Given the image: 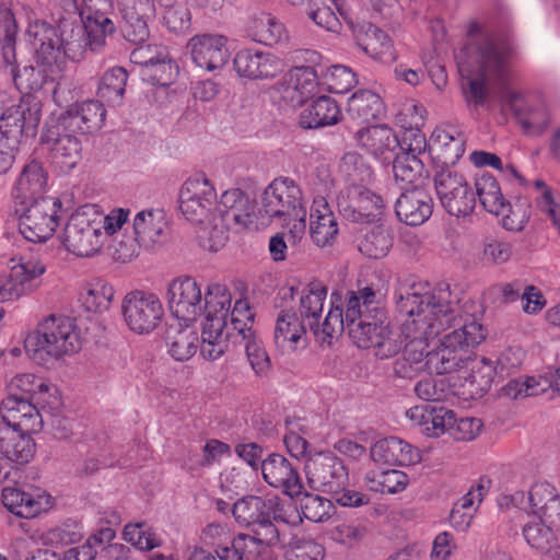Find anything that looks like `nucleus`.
<instances>
[{
	"instance_id": "7ed1b4c3",
	"label": "nucleus",
	"mask_w": 560,
	"mask_h": 560,
	"mask_svg": "<svg viewBox=\"0 0 560 560\" xmlns=\"http://www.w3.org/2000/svg\"><path fill=\"white\" fill-rule=\"evenodd\" d=\"M84 21L80 26L63 28L61 33L46 22L37 21L27 30L28 43L34 49L38 63L52 70L60 69L66 58L80 60L86 47L97 50L105 45L106 37L116 31L115 23L94 3H85V10L78 11Z\"/></svg>"
},
{
	"instance_id": "a878e982",
	"label": "nucleus",
	"mask_w": 560,
	"mask_h": 560,
	"mask_svg": "<svg viewBox=\"0 0 560 560\" xmlns=\"http://www.w3.org/2000/svg\"><path fill=\"white\" fill-rule=\"evenodd\" d=\"M220 220L226 229L242 231L254 225V205L241 189L225 190L215 206Z\"/></svg>"
},
{
	"instance_id": "58836bf2",
	"label": "nucleus",
	"mask_w": 560,
	"mask_h": 560,
	"mask_svg": "<svg viewBox=\"0 0 560 560\" xmlns=\"http://www.w3.org/2000/svg\"><path fill=\"white\" fill-rule=\"evenodd\" d=\"M4 506L19 517L33 518L50 508V497L45 492H26L15 488L2 490Z\"/></svg>"
},
{
	"instance_id": "774afa93",
	"label": "nucleus",
	"mask_w": 560,
	"mask_h": 560,
	"mask_svg": "<svg viewBox=\"0 0 560 560\" xmlns=\"http://www.w3.org/2000/svg\"><path fill=\"white\" fill-rule=\"evenodd\" d=\"M548 385L553 392L560 394V352L557 355V366L553 371H550L541 381H537L535 377H528L518 390L520 395L524 396H536L546 390L544 385Z\"/></svg>"
},
{
	"instance_id": "a211bd4d",
	"label": "nucleus",
	"mask_w": 560,
	"mask_h": 560,
	"mask_svg": "<svg viewBox=\"0 0 560 560\" xmlns=\"http://www.w3.org/2000/svg\"><path fill=\"white\" fill-rule=\"evenodd\" d=\"M135 63L141 66L140 75L152 85L167 86L178 74V66L172 60L167 50L159 46H139L130 56Z\"/></svg>"
},
{
	"instance_id": "cd10ccee",
	"label": "nucleus",
	"mask_w": 560,
	"mask_h": 560,
	"mask_svg": "<svg viewBox=\"0 0 560 560\" xmlns=\"http://www.w3.org/2000/svg\"><path fill=\"white\" fill-rule=\"evenodd\" d=\"M397 218L407 225L419 226L430 219L433 200L422 186L402 190L395 202Z\"/></svg>"
},
{
	"instance_id": "052dcab7",
	"label": "nucleus",
	"mask_w": 560,
	"mask_h": 560,
	"mask_svg": "<svg viewBox=\"0 0 560 560\" xmlns=\"http://www.w3.org/2000/svg\"><path fill=\"white\" fill-rule=\"evenodd\" d=\"M215 218L212 215L197 230V241L205 250L217 253L222 249L228 241V230L223 224L220 226L213 223Z\"/></svg>"
},
{
	"instance_id": "f704fd0d",
	"label": "nucleus",
	"mask_w": 560,
	"mask_h": 560,
	"mask_svg": "<svg viewBox=\"0 0 560 560\" xmlns=\"http://www.w3.org/2000/svg\"><path fill=\"white\" fill-rule=\"evenodd\" d=\"M342 112L337 101L327 95L317 97L299 114L298 125L305 130L320 129L339 124Z\"/></svg>"
},
{
	"instance_id": "5fc2aeb1",
	"label": "nucleus",
	"mask_w": 560,
	"mask_h": 560,
	"mask_svg": "<svg viewBox=\"0 0 560 560\" xmlns=\"http://www.w3.org/2000/svg\"><path fill=\"white\" fill-rule=\"evenodd\" d=\"M127 72L121 67H115L106 71L97 89V95L112 105H118L125 93Z\"/></svg>"
},
{
	"instance_id": "dca6fc26",
	"label": "nucleus",
	"mask_w": 560,
	"mask_h": 560,
	"mask_svg": "<svg viewBox=\"0 0 560 560\" xmlns=\"http://www.w3.org/2000/svg\"><path fill=\"white\" fill-rule=\"evenodd\" d=\"M215 200V189L205 174L187 178L179 191V209L192 223H205L212 217Z\"/></svg>"
},
{
	"instance_id": "6e6d98bb",
	"label": "nucleus",
	"mask_w": 560,
	"mask_h": 560,
	"mask_svg": "<svg viewBox=\"0 0 560 560\" xmlns=\"http://www.w3.org/2000/svg\"><path fill=\"white\" fill-rule=\"evenodd\" d=\"M388 324L385 320L383 310L376 314L375 318L364 320L362 324L350 328L348 332L350 339L362 349H370L378 340L381 334L386 332Z\"/></svg>"
},
{
	"instance_id": "4d7b16f0",
	"label": "nucleus",
	"mask_w": 560,
	"mask_h": 560,
	"mask_svg": "<svg viewBox=\"0 0 560 560\" xmlns=\"http://www.w3.org/2000/svg\"><path fill=\"white\" fill-rule=\"evenodd\" d=\"M115 291L104 281L88 283L81 292V301L89 312H104L109 308Z\"/></svg>"
},
{
	"instance_id": "9b49d317",
	"label": "nucleus",
	"mask_w": 560,
	"mask_h": 560,
	"mask_svg": "<svg viewBox=\"0 0 560 560\" xmlns=\"http://www.w3.org/2000/svg\"><path fill=\"white\" fill-rule=\"evenodd\" d=\"M214 287L223 284L212 283L203 293L201 285L191 277L182 276L167 284L166 298L170 311L179 320L195 322L201 314L206 316L208 296Z\"/></svg>"
},
{
	"instance_id": "680f3d73",
	"label": "nucleus",
	"mask_w": 560,
	"mask_h": 560,
	"mask_svg": "<svg viewBox=\"0 0 560 560\" xmlns=\"http://www.w3.org/2000/svg\"><path fill=\"white\" fill-rule=\"evenodd\" d=\"M122 534L126 541L140 550H152L162 544L161 538L145 523L127 524Z\"/></svg>"
},
{
	"instance_id": "ddd939ff",
	"label": "nucleus",
	"mask_w": 560,
	"mask_h": 560,
	"mask_svg": "<svg viewBox=\"0 0 560 560\" xmlns=\"http://www.w3.org/2000/svg\"><path fill=\"white\" fill-rule=\"evenodd\" d=\"M61 202L45 197L25 207L19 218V231L32 243H44L56 232L60 222Z\"/></svg>"
},
{
	"instance_id": "09e8293b",
	"label": "nucleus",
	"mask_w": 560,
	"mask_h": 560,
	"mask_svg": "<svg viewBox=\"0 0 560 560\" xmlns=\"http://www.w3.org/2000/svg\"><path fill=\"white\" fill-rule=\"evenodd\" d=\"M529 500L538 513L560 525V494L548 482H537L529 490Z\"/></svg>"
},
{
	"instance_id": "de8ad7c7",
	"label": "nucleus",
	"mask_w": 560,
	"mask_h": 560,
	"mask_svg": "<svg viewBox=\"0 0 560 560\" xmlns=\"http://www.w3.org/2000/svg\"><path fill=\"white\" fill-rule=\"evenodd\" d=\"M392 161L394 177L400 184L401 190L422 185L425 179V170L420 158L395 153Z\"/></svg>"
},
{
	"instance_id": "6ab92c4d",
	"label": "nucleus",
	"mask_w": 560,
	"mask_h": 560,
	"mask_svg": "<svg viewBox=\"0 0 560 560\" xmlns=\"http://www.w3.org/2000/svg\"><path fill=\"white\" fill-rule=\"evenodd\" d=\"M308 483L324 492H337L348 486L349 474L343 462L330 452L318 453L305 465Z\"/></svg>"
},
{
	"instance_id": "13d9d810",
	"label": "nucleus",
	"mask_w": 560,
	"mask_h": 560,
	"mask_svg": "<svg viewBox=\"0 0 560 560\" xmlns=\"http://www.w3.org/2000/svg\"><path fill=\"white\" fill-rule=\"evenodd\" d=\"M325 548L308 536H294L284 550L287 560H324Z\"/></svg>"
},
{
	"instance_id": "f8f14e48",
	"label": "nucleus",
	"mask_w": 560,
	"mask_h": 560,
	"mask_svg": "<svg viewBox=\"0 0 560 560\" xmlns=\"http://www.w3.org/2000/svg\"><path fill=\"white\" fill-rule=\"evenodd\" d=\"M121 314L125 324L132 332L149 335L161 325L164 306L155 293L133 290L122 299Z\"/></svg>"
},
{
	"instance_id": "4468645a",
	"label": "nucleus",
	"mask_w": 560,
	"mask_h": 560,
	"mask_svg": "<svg viewBox=\"0 0 560 560\" xmlns=\"http://www.w3.org/2000/svg\"><path fill=\"white\" fill-rule=\"evenodd\" d=\"M254 315L246 299L236 298L232 310V324L236 325L237 345H243L247 360L259 377H266L271 371V363L261 341L252 329ZM235 328V326H233Z\"/></svg>"
},
{
	"instance_id": "2f4dec72",
	"label": "nucleus",
	"mask_w": 560,
	"mask_h": 560,
	"mask_svg": "<svg viewBox=\"0 0 560 560\" xmlns=\"http://www.w3.org/2000/svg\"><path fill=\"white\" fill-rule=\"evenodd\" d=\"M406 416L415 428L429 438L442 436L454 422V411L443 406L418 405L408 409Z\"/></svg>"
},
{
	"instance_id": "4be33fe9",
	"label": "nucleus",
	"mask_w": 560,
	"mask_h": 560,
	"mask_svg": "<svg viewBox=\"0 0 560 560\" xmlns=\"http://www.w3.org/2000/svg\"><path fill=\"white\" fill-rule=\"evenodd\" d=\"M232 514L241 526H254V530H260L262 526L277 527L280 501L278 497L264 500L260 497L246 495L233 504Z\"/></svg>"
},
{
	"instance_id": "c9c22d12",
	"label": "nucleus",
	"mask_w": 560,
	"mask_h": 560,
	"mask_svg": "<svg viewBox=\"0 0 560 560\" xmlns=\"http://www.w3.org/2000/svg\"><path fill=\"white\" fill-rule=\"evenodd\" d=\"M355 140L359 147L374 155L382 163L392 161L399 144L396 135L385 125L358 130Z\"/></svg>"
},
{
	"instance_id": "b1692460",
	"label": "nucleus",
	"mask_w": 560,
	"mask_h": 560,
	"mask_svg": "<svg viewBox=\"0 0 560 560\" xmlns=\"http://www.w3.org/2000/svg\"><path fill=\"white\" fill-rule=\"evenodd\" d=\"M42 118V101L37 95L24 94L16 106L0 115V128L21 139L23 133H34Z\"/></svg>"
},
{
	"instance_id": "2eb2a0df",
	"label": "nucleus",
	"mask_w": 560,
	"mask_h": 560,
	"mask_svg": "<svg viewBox=\"0 0 560 560\" xmlns=\"http://www.w3.org/2000/svg\"><path fill=\"white\" fill-rule=\"evenodd\" d=\"M306 217L301 189L292 179L282 178V260L289 245L298 246L305 240Z\"/></svg>"
},
{
	"instance_id": "79ce46f5",
	"label": "nucleus",
	"mask_w": 560,
	"mask_h": 560,
	"mask_svg": "<svg viewBox=\"0 0 560 560\" xmlns=\"http://www.w3.org/2000/svg\"><path fill=\"white\" fill-rule=\"evenodd\" d=\"M52 387L32 373H19L7 384V396L27 398L36 404L48 402L46 396Z\"/></svg>"
},
{
	"instance_id": "6e6552de",
	"label": "nucleus",
	"mask_w": 560,
	"mask_h": 560,
	"mask_svg": "<svg viewBox=\"0 0 560 560\" xmlns=\"http://www.w3.org/2000/svg\"><path fill=\"white\" fill-rule=\"evenodd\" d=\"M334 509L330 500L303 491L296 469L282 458V523L296 526L303 518L324 522L331 516Z\"/></svg>"
},
{
	"instance_id": "f257e3e1",
	"label": "nucleus",
	"mask_w": 560,
	"mask_h": 560,
	"mask_svg": "<svg viewBox=\"0 0 560 560\" xmlns=\"http://www.w3.org/2000/svg\"><path fill=\"white\" fill-rule=\"evenodd\" d=\"M446 290L434 289L427 282L412 283L395 292L396 310L406 341L402 358L394 372L411 378L420 372L455 373L453 387L462 395L482 396L498 374L494 362L468 353L487 337V329L475 317L479 305L470 298L448 300Z\"/></svg>"
},
{
	"instance_id": "393cba45",
	"label": "nucleus",
	"mask_w": 560,
	"mask_h": 560,
	"mask_svg": "<svg viewBox=\"0 0 560 560\" xmlns=\"http://www.w3.org/2000/svg\"><path fill=\"white\" fill-rule=\"evenodd\" d=\"M322 84L313 67L299 66L290 69L282 82V101L292 107L303 106L319 95Z\"/></svg>"
},
{
	"instance_id": "bf43d9fd",
	"label": "nucleus",
	"mask_w": 560,
	"mask_h": 560,
	"mask_svg": "<svg viewBox=\"0 0 560 560\" xmlns=\"http://www.w3.org/2000/svg\"><path fill=\"white\" fill-rule=\"evenodd\" d=\"M89 209L93 217L100 221V232L104 235V241L107 243L108 237L118 232L128 221L130 211L124 208H115L107 214L97 205H89Z\"/></svg>"
},
{
	"instance_id": "5701e85b",
	"label": "nucleus",
	"mask_w": 560,
	"mask_h": 560,
	"mask_svg": "<svg viewBox=\"0 0 560 560\" xmlns=\"http://www.w3.org/2000/svg\"><path fill=\"white\" fill-rule=\"evenodd\" d=\"M278 539V527L262 526L260 530H253V535L240 533L231 546L219 547L217 555L221 560H252L265 548L277 544Z\"/></svg>"
},
{
	"instance_id": "603ef678",
	"label": "nucleus",
	"mask_w": 560,
	"mask_h": 560,
	"mask_svg": "<svg viewBox=\"0 0 560 560\" xmlns=\"http://www.w3.org/2000/svg\"><path fill=\"white\" fill-rule=\"evenodd\" d=\"M476 195L486 211L499 217L504 212L505 199L497 179L490 174L483 173L476 178Z\"/></svg>"
},
{
	"instance_id": "c756f323",
	"label": "nucleus",
	"mask_w": 560,
	"mask_h": 560,
	"mask_svg": "<svg viewBox=\"0 0 560 560\" xmlns=\"http://www.w3.org/2000/svg\"><path fill=\"white\" fill-rule=\"evenodd\" d=\"M238 77L256 80L273 78L280 71L279 58L267 50L242 49L233 60Z\"/></svg>"
},
{
	"instance_id": "1a4fd4ad",
	"label": "nucleus",
	"mask_w": 560,
	"mask_h": 560,
	"mask_svg": "<svg viewBox=\"0 0 560 560\" xmlns=\"http://www.w3.org/2000/svg\"><path fill=\"white\" fill-rule=\"evenodd\" d=\"M96 219L88 205L71 213L59 234L61 244L69 253L78 257H91L106 244Z\"/></svg>"
},
{
	"instance_id": "aec40b11",
	"label": "nucleus",
	"mask_w": 560,
	"mask_h": 560,
	"mask_svg": "<svg viewBox=\"0 0 560 560\" xmlns=\"http://www.w3.org/2000/svg\"><path fill=\"white\" fill-rule=\"evenodd\" d=\"M343 188L337 197L339 212L348 220L361 222L372 221L383 213L385 202L383 198L369 188Z\"/></svg>"
},
{
	"instance_id": "39448f33",
	"label": "nucleus",
	"mask_w": 560,
	"mask_h": 560,
	"mask_svg": "<svg viewBox=\"0 0 560 560\" xmlns=\"http://www.w3.org/2000/svg\"><path fill=\"white\" fill-rule=\"evenodd\" d=\"M234 301L226 287H214L210 291L200 341V353L209 361L220 359L228 351L230 343L238 342L237 329H234L232 324Z\"/></svg>"
},
{
	"instance_id": "8fccbe9b",
	"label": "nucleus",
	"mask_w": 560,
	"mask_h": 560,
	"mask_svg": "<svg viewBox=\"0 0 560 560\" xmlns=\"http://www.w3.org/2000/svg\"><path fill=\"white\" fill-rule=\"evenodd\" d=\"M47 183L46 174L38 162L28 163L22 171L15 186L14 196L21 203L42 194Z\"/></svg>"
},
{
	"instance_id": "7c9ffc66",
	"label": "nucleus",
	"mask_w": 560,
	"mask_h": 560,
	"mask_svg": "<svg viewBox=\"0 0 560 560\" xmlns=\"http://www.w3.org/2000/svg\"><path fill=\"white\" fill-rule=\"evenodd\" d=\"M37 405L27 398L5 396L0 405V423H7L23 431H40L43 418Z\"/></svg>"
},
{
	"instance_id": "ea45409f",
	"label": "nucleus",
	"mask_w": 560,
	"mask_h": 560,
	"mask_svg": "<svg viewBox=\"0 0 560 560\" xmlns=\"http://www.w3.org/2000/svg\"><path fill=\"white\" fill-rule=\"evenodd\" d=\"M527 499H529V493L527 494ZM528 502L532 508V512L539 518L529 521L524 525L523 536L530 548L540 552L542 557H545L551 553V551L560 549V545H558L551 527L546 524L547 522L550 524L552 523L536 511L537 509L533 505L530 500H528Z\"/></svg>"
},
{
	"instance_id": "69168bd1",
	"label": "nucleus",
	"mask_w": 560,
	"mask_h": 560,
	"mask_svg": "<svg viewBox=\"0 0 560 560\" xmlns=\"http://www.w3.org/2000/svg\"><path fill=\"white\" fill-rule=\"evenodd\" d=\"M287 433L282 440L288 453L296 459L303 458L307 452V442L300 432H304L302 419H287Z\"/></svg>"
},
{
	"instance_id": "f3484780",
	"label": "nucleus",
	"mask_w": 560,
	"mask_h": 560,
	"mask_svg": "<svg viewBox=\"0 0 560 560\" xmlns=\"http://www.w3.org/2000/svg\"><path fill=\"white\" fill-rule=\"evenodd\" d=\"M435 190L443 208L455 217H465L476 206L475 194L466 178L451 170H442L434 178Z\"/></svg>"
},
{
	"instance_id": "c85d7f7f",
	"label": "nucleus",
	"mask_w": 560,
	"mask_h": 560,
	"mask_svg": "<svg viewBox=\"0 0 560 560\" xmlns=\"http://www.w3.org/2000/svg\"><path fill=\"white\" fill-rule=\"evenodd\" d=\"M372 460L377 465L411 466L420 463V451L397 436L376 441L370 450Z\"/></svg>"
},
{
	"instance_id": "37998d69",
	"label": "nucleus",
	"mask_w": 560,
	"mask_h": 560,
	"mask_svg": "<svg viewBox=\"0 0 560 560\" xmlns=\"http://www.w3.org/2000/svg\"><path fill=\"white\" fill-rule=\"evenodd\" d=\"M166 347L174 360L187 361L197 352V331L189 325H171L166 335Z\"/></svg>"
},
{
	"instance_id": "473e14b6",
	"label": "nucleus",
	"mask_w": 560,
	"mask_h": 560,
	"mask_svg": "<svg viewBox=\"0 0 560 560\" xmlns=\"http://www.w3.org/2000/svg\"><path fill=\"white\" fill-rule=\"evenodd\" d=\"M132 228L135 240L140 246L151 248L162 244L168 228L165 211L159 208L143 209L135 215Z\"/></svg>"
},
{
	"instance_id": "49530a36",
	"label": "nucleus",
	"mask_w": 560,
	"mask_h": 560,
	"mask_svg": "<svg viewBox=\"0 0 560 560\" xmlns=\"http://www.w3.org/2000/svg\"><path fill=\"white\" fill-rule=\"evenodd\" d=\"M339 174L345 182V188L371 185L373 171L365 159L357 152H347L341 158Z\"/></svg>"
},
{
	"instance_id": "9d476101",
	"label": "nucleus",
	"mask_w": 560,
	"mask_h": 560,
	"mask_svg": "<svg viewBox=\"0 0 560 560\" xmlns=\"http://www.w3.org/2000/svg\"><path fill=\"white\" fill-rule=\"evenodd\" d=\"M46 266L35 257L12 258L0 270V303L16 302L31 295L40 285Z\"/></svg>"
},
{
	"instance_id": "20e7f679",
	"label": "nucleus",
	"mask_w": 560,
	"mask_h": 560,
	"mask_svg": "<svg viewBox=\"0 0 560 560\" xmlns=\"http://www.w3.org/2000/svg\"><path fill=\"white\" fill-rule=\"evenodd\" d=\"M327 292V287L318 280L308 282L301 291L290 283L282 287V302L289 298L294 300L295 294H299V315L296 312L282 315V352L299 353L307 348L305 322L320 341L322 325H318V319L324 310Z\"/></svg>"
},
{
	"instance_id": "72a5a7b5",
	"label": "nucleus",
	"mask_w": 560,
	"mask_h": 560,
	"mask_svg": "<svg viewBox=\"0 0 560 560\" xmlns=\"http://www.w3.org/2000/svg\"><path fill=\"white\" fill-rule=\"evenodd\" d=\"M61 126L48 128L42 136L43 141L48 145L51 158L62 171H70L81 160L82 145L80 140L70 135L61 133Z\"/></svg>"
},
{
	"instance_id": "e2e57ef3",
	"label": "nucleus",
	"mask_w": 560,
	"mask_h": 560,
	"mask_svg": "<svg viewBox=\"0 0 560 560\" xmlns=\"http://www.w3.org/2000/svg\"><path fill=\"white\" fill-rule=\"evenodd\" d=\"M504 212L500 213L502 225L512 232L522 231L529 219L530 206L526 199H517L514 202H504Z\"/></svg>"
},
{
	"instance_id": "f03ea898",
	"label": "nucleus",
	"mask_w": 560,
	"mask_h": 560,
	"mask_svg": "<svg viewBox=\"0 0 560 560\" xmlns=\"http://www.w3.org/2000/svg\"><path fill=\"white\" fill-rule=\"evenodd\" d=\"M466 33V44L457 52L456 61L462 78L467 81L463 92L468 105H483L489 88L494 84L502 110L510 109L526 135L541 133L549 124V114L542 104H529L510 85L508 44L477 21L468 23Z\"/></svg>"
},
{
	"instance_id": "a19ab883",
	"label": "nucleus",
	"mask_w": 560,
	"mask_h": 560,
	"mask_svg": "<svg viewBox=\"0 0 560 560\" xmlns=\"http://www.w3.org/2000/svg\"><path fill=\"white\" fill-rule=\"evenodd\" d=\"M363 35L358 36L359 47L373 59L382 62H392L396 59V51L388 35L373 24L362 26Z\"/></svg>"
},
{
	"instance_id": "423d86ee",
	"label": "nucleus",
	"mask_w": 560,
	"mask_h": 560,
	"mask_svg": "<svg viewBox=\"0 0 560 560\" xmlns=\"http://www.w3.org/2000/svg\"><path fill=\"white\" fill-rule=\"evenodd\" d=\"M82 335L74 318L50 314L44 317L34 332L25 339V350L34 359L45 355L60 359L79 352Z\"/></svg>"
},
{
	"instance_id": "c03bdc74",
	"label": "nucleus",
	"mask_w": 560,
	"mask_h": 560,
	"mask_svg": "<svg viewBox=\"0 0 560 560\" xmlns=\"http://www.w3.org/2000/svg\"><path fill=\"white\" fill-rule=\"evenodd\" d=\"M348 113L354 120L369 122L381 119L385 114L382 98L369 90H359L348 100Z\"/></svg>"
},
{
	"instance_id": "4c0bfd02",
	"label": "nucleus",
	"mask_w": 560,
	"mask_h": 560,
	"mask_svg": "<svg viewBox=\"0 0 560 560\" xmlns=\"http://www.w3.org/2000/svg\"><path fill=\"white\" fill-rule=\"evenodd\" d=\"M19 428L0 423V453L9 460L18 464L28 463L35 455V443L31 433Z\"/></svg>"
},
{
	"instance_id": "0e129e2a",
	"label": "nucleus",
	"mask_w": 560,
	"mask_h": 560,
	"mask_svg": "<svg viewBox=\"0 0 560 560\" xmlns=\"http://www.w3.org/2000/svg\"><path fill=\"white\" fill-rule=\"evenodd\" d=\"M327 90L335 94H343L357 84L355 74L346 66L334 65L325 73Z\"/></svg>"
},
{
	"instance_id": "e433bc0d",
	"label": "nucleus",
	"mask_w": 560,
	"mask_h": 560,
	"mask_svg": "<svg viewBox=\"0 0 560 560\" xmlns=\"http://www.w3.org/2000/svg\"><path fill=\"white\" fill-rule=\"evenodd\" d=\"M310 233L318 247L331 246L339 232L337 218L324 197H316L311 208Z\"/></svg>"
},
{
	"instance_id": "bb28decb",
	"label": "nucleus",
	"mask_w": 560,
	"mask_h": 560,
	"mask_svg": "<svg viewBox=\"0 0 560 560\" xmlns=\"http://www.w3.org/2000/svg\"><path fill=\"white\" fill-rule=\"evenodd\" d=\"M106 109L100 101L77 103L65 112L58 122L62 131L89 135L100 130L105 121Z\"/></svg>"
},
{
	"instance_id": "864d4df0",
	"label": "nucleus",
	"mask_w": 560,
	"mask_h": 560,
	"mask_svg": "<svg viewBox=\"0 0 560 560\" xmlns=\"http://www.w3.org/2000/svg\"><path fill=\"white\" fill-rule=\"evenodd\" d=\"M3 19L4 36L1 42V56L3 62L9 67L10 74L13 78L15 85L22 89L20 82L21 75L18 72L15 66V35H16V23L13 14L9 10L1 12Z\"/></svg>"
},
{
	"instance_id": "a18cd8bd",
	"label": "nucleus",
	"mask_w": 560,
	"mask_h": 560,
	"mask_svg": "<svg viewBox=\"0 0 560 560\" xmlns=\"http://www.w3.org/2000/svg\"><path fill=\"white\" fill-rule=\"evenodd\" d=\"M365 486L382 494L402 492L410 482L409 476L398 469H371L364 476Z\"/></svg>"
},
{
	"instance_id": "412c9836",
	"label": "nucleus",
	"mask_w": 560,
	"mask_h": 560,
	"mask_svg": "<svg viewBox=\"0 0 560 560\" xmlns=\"http://www.w3.org/2000/svg\"><path fill=\"white\" fill-rule=\"evenodd\" d=\"M187 49L192 62L208 72L222 69L230 59L228 38L217 33L192 36L187 43Z\"/></svg>"
},
{
	"instance_id": "0eeeda50",
	"label": "nucleus",
	"mask_w": 560,
	"mask_h": 560,
	"mask_svg": "<svg viewBox=\"0 0 560 560\" xmlns=\"http://www.w3.org/2000/svg\"><path fill=\"white\" fill-rule=\"evenodd\" d=\"M382 308L376 300V292L365 287L358 291H347L345 298L337 292L330 295V308L322 324V343H330L331 339L342 331H349L364 320L375 318Z\"/></svg>"
},
{
	"instance_id": "338daca9",
	"label": "nucleus",
	"mask_w": 560,
	"mask_h": 560,
	"mask_svg": "<svg viewBox=\"0 0 560 560\" xmlns=\"http://www.w3.org/2000/svg\"><path fill=\"white\" fill-rule=\"evenodd\" d=\"M451 384L444 378H425L419 381L415 386L416 395L425 401H442L452 392ZM454 394L459 392L453 390Z\"/></svg>"
},
{
	"instance_id": "3c124183",
	"label": "nucleus",
	"mask_w": 560,
	"mask_h": 560,
	"mask_svg": "<svg viewBox=\"0 0 560 560\" xmlns=\"http://www.w3.org/2000/svg\"><path fill=\"white\" fill-rule=\"evenodd\" d=\"M393 246V238L388 230L383 225H374L364 229L359 238V250L366 257L372 259H381L385 257Z\"/></svg>"
}]
</instances>
